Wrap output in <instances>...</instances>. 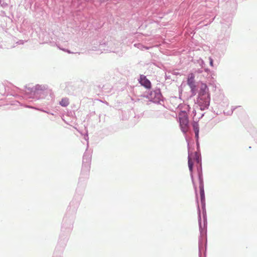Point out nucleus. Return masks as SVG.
I'll list each match as a JSON object with an SVG mask.
<instances>
[{
	"instance_id": "9",
	"label": "nucleus",
	"mask_w": 257,
	"mask_h": 257,
	"mask_svg": "<svg viewBox=\"0 0 257 257\" xmlns=\"http://www.w3.org/2000/svg\"><path fill=\"white\" fill-rule=\"evenodd\" d=\"M203 196H204V193H203V191H202V193H201V196L203 197Z\"/></svg>"
},
{
	"instance_id": "6",
	"label": "nucleus",
	"mask_w": 257,
	"mask_h": 257,
	"mask_svg": "<svg viewBox=\"0 0 257 257\" xmlns=\"http://www.w3.org/2000/svg\"><path fill=\"white\" fill-rule=\"evenodd\" d=\"M69 103V99L67 98H63L60 102V104L62 106H67Z\"/></svg>"
},
{
	"instance_id": "1",
	"label": "nucleus",
	"mask_w": 257,
	"mask_h": 257,
	"mask_svg": "<svg viewBox=\"0 0 257 257\" xmlns=\"http://www.w3.org/2000/svg\"><path fill=\"white\" fill-rule=\"evenodd\" d=\"M199 104L205 107L209 105L210 98L208 93V88L206 84H203L200 92Z\"/></svg>"
},
{
	"instance_id": "4",
	"label": "nucleus",
	"mask_w": 257,
	"mask_h": 257,
	"mask_svg": "<svg viewBox=\"0 0 257 257\" xmlns=\"http://www.w3.org/2000/svg\"><path fill=\"white\" fill-rule=\"evenodd\" d=\"M140 82L142 85L144 86L147 88L149 89L151 87V83L150 81L146 78V76L144 75L141 76Z\"/></svg>"
},
{
	"instance_id": "5",
	"label": "nucleus",
	"mask_w": 257,
	"mask_h": 257,
	"mask_svg": "<svg viewBox=\"0 0 257 257\" xmlns=\"http://www.w3.org/2000/svg\"><path fill=\"white\" fill-rule=\"evenodd\" d=\"M188 167H189V170L191 172H192L193 171V164H194V162L190 157H188Z\"/></svg>"
},
{
	"instance_id": "8",
	"label": "nucleus",
	"mask_w": 257,
	"mask_h": 257,
	"mask_svg": "<svg viewBox=\"0 0 257 257\" xmlns=\"http://www.w3.org/2000/svg\"><path fill=\"white\" fill-rule=\"evenodd\" d=\"M210 65H211V66H212V65H213V60H212V59H210Z\"/></svg>"
},
{
	"instance_id": "3",
	"label": "nucleus",
	"mask_w": 257,
	"mask_h": 257,
	"mask_svg": "<svg viewBox=\"0 0 257 257\" xmlns=\"http://www.w3.org/2000/svg\"><path fill=\"white\" fill-rule=\"evenodd\" d=\"M194 78L195 75L193 73H190L188 76L187 84L191 89L192 91H194L196 89Z\"/></svg>"
},
{
	"instance_id": "2",
	"label": "nucleus",
	"mask_w": 257,
	"mask_h": 257,
	"mask_svg": "<svg viewBox=\"0 0 257 257\" xmlns=\"http://www.w3.org/2000/svg\"><path fill=\"white\" fill-rule=\"evenodd\" d=\"M180 125L182 131L185 133L188 129L189 120L188 114L185 111H181L178 114Z\"/></svg>"
},
{
	"instance_id": "7",
	"label": "nucleus",
	"mask_w": 257,
	"mask_h": 257,
	"mask_svg": "<svg viewBox=\"0 0 257 257\" xmlns=\"http://www.w3.org/2000/svg\"><path fill=\"white\" fill-rule=\"evenodd\" d=\"M193 128L195 133V136L196 138H198L199 135V127L198 125L196 123H194L193 125Z\"/></svg>"
}]
</instances>
